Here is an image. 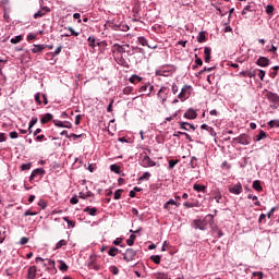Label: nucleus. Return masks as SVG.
Segmentation results:
<instances>
[{"label": "nucleus", "mask_w": 279, "mask_h": 279, "mask_svg": "<svg viewBox=\"0 0 279 279\" xmlns=\"http://www.w3.org/2000/svg\"><path fill=\"white\" fill-rule=\"evenodd\" d=\"M141 167H144V169L156 167V161L151 160L150 156L145 155L141 161Z\"/></svg>", "instance_id": "nucleus-1"}, {"label": "nucleus", "mask_w": 279, "mask_h": 279, "mask_svg": "<svg viewBox=\"0 0 279 279\" xmlns=\"http://www.w3.org/2000/svg\"><path fill=\"white\" fill-rule=\"evenodd\" d=\"M124 260L126 263H132L134 258H136V251L134 248H126L125 253L123 254Z\"/></svg>", "instance_id": "nucleus-2"}, {"label": "nucleus", "mask_w": 279, "mask_h": 279, "mask_svg": "<svg viewBox=\"0 0 279 279\" xmlns=\"http://www.w3.org/2000/svg\"><path fill=\"white\" fill-rule=\"evenodd\" d=\"M236 141L240 145H250L252 143V137H250L247 134H241L238 137L233 138V142Z\"/></svg>", "instance_id": "nucleus-3"}, {"label": "nucleus", "mask_w": 279, "mask_h": 279, "mask_svg": "<svg viewBox=\"0 0 279 279\" xmlns=\"http://www.w3.org/2000/svg\"><path fill=\"white\" fill-rule=\"evenodd\" d=\"M112 52L114 53V51H117L118 56H123V53H125V51H128V49H130V45H119V44H114L112 47Z\"/></svg>", "instance_id": "nucleus-4"}, {"label": "nucleus", "mask_w": 279, "mask_h": 279, "mask_svg": "<svg viewBox=\"0 0 279 279\" xmlns=\"http://www.w3.org/2000/svg\"><path fill=\"white\" fill-rule=\"evenodd\" d=\"M192 227L195 228V230H206L208 228V223L206 220H194L192 222Z\"/></svg>", "instance_id": "nucleus-5"}, {"label": "nucleus", "mask_w": 279, "mask_h": 279, "mask_svg": "<svg viewBox=\"0 0 279 279\" xmlns=\"http://www.w3.org/2000/svg\"><path fill=\"white\" fill-rule=\"evenodd\" d=\"M169 94V88L161 87L157 94L158 99H161V104L165 105L167 102V95Z\"/></svg>", "instance_id": "nucleus-6"}, {"label": "nucleus", "mask_w": 279, "mask_h": 279, "mask_svg": "<svg viewBox=\"0 0 279 279\" xmlns=\"http://www.w3.org/2000/svg\"><path fill=\"white\" fill-rule=\"evenodd\" d=\"M229 192L233 195H241V193H243V185L241 183H236L229 187Z\"/></svg>", "instance_id": "nucleus-7"}, {"label": "nucleus", "mask_w": 279, "mask_h": 279, "mask_svg": "<svg viewBox=\"0 0 279 279\" xmlns=\"http://www.w3.org/2000/svg\"><path fill=\"white\" fill-rule=\"evenodd\" d=\"M266 99H268V101H270L271 104H279V96L278 94L274 93V92H267L265 95Z\"/></svg>", "instance_id": "nucleus-8"}, {"label": "nucleus", "mask_w": 279, "mask_h": 279, "mask_svg": "<svg viewBox=\"0 0 279 279\" xmlns=\"http://www.w3.org/2000/svg\"><path fill=\"white\" fill-rule=\"evenodd\" d=\"M180 128L181 130H184L185 132H189L190 130H192V132H195V130H197V128L189 122H180Z\"/></svg>", "instance_id": "nucleus-9"}, {"label": "nucleus", "mask_w": 279, "mask_h": 279, "mask_svg": "<svg viewBox=\"0 0 279 279\" xmlns=\"http://www.w3.org/2000/svg\"><path fill=\"white\" fill-rule=\"evenodd\" d=\"M95 260H96L95 256H90L87 266L89 269H95V271H99L100 266L97 265V263Z\"/></svg>", "instance_id": "nucleus-10"}, {"label": "nucleus", "mask_w": 279, "mask_h": 279, "mask_svg": "<svg viewBox=\"0 0 279 279\" xmlns=\"http://www.w3.org/2000/svg\"><path fill=\"white\" fill-rule=\"evenodd\" d=\"M37 175H45V169L43 168H37L33 170L31 177H29V182H32Z\"/></svg>", "instance_id": "nucleus-11"}, {"label": "nucleus", "mask_w": 279, "mask_h": 279, "mask_svg": "<svg viewBox=\"0 0 279 279\" xmlns=\"http://www.w3.org/2000/svg\"><path fill=\"white\" fill-rule=\"evenodd\" d=\"M114 60L118 64H120V66H124L128 69V61H125V58H123V54H117L114 57Z\"/></svg>", "instance_id": "nucleus-12"}, {"label": "nucleus", "mask_w": 279, "mask_h": 279, "mask_svg": "<svg viewBox=\"0 0 279 279\" xmlns=\"http://www.w3.org/2000/svg\"><path fill=\"white\" fill-rule=\"evenodd\" d=\"M256 64L257 66H269V59L267 57H259Z\"/></svg>", "instance_id": "nucleus-13"}, {"label": "nucleus", "mask_w": 279, "mask_h": 279, "mask_svg": "<svg viewBox=\"0 0 279 279\" xmlns=\"http://www.w3.org/2000/svg\"><path fill=\"white\" fill-rule=\"evenodd\" d=\"M172 206H180V203L175 202L173 198H170L165 205L163 208L165 210H171Z\"/></svg>", "instance_id": "nucleus-14"}, {"label": "nucleus", "mask_w": 279, "mask_h": 279, "mask_svg": "<svg viewBox=\"0 0 279 279\" xmlns=\"http://www.w3.org/2000/svg\"><path fill=\"white\" fill-rule=\"evenodd\" d=\"M190 88H191V86L185 85V86L181 89V93L179 94L178 97H179L181 100H184L186 97H189L187 93H189Z\"/></svg>", "instance_id": "nucleus-15"}, {"label": "nucleus", "mask_w": 279, "mask_h": 279, "mask_svg": "<svg viewBox=\"0 0 279 279\" xmlns=\"http://www.w3.org/2000/svg\"><path fill=\"white\" fill-rule=\"evenodd\" d=\"M52 120H53V114H51V113H46V114H44V116L41 117L40 123H41L43 125H45V124L49 123V121H52Z\"/></svg>", "instance_id": "nucleus-16"}, {"label": "nucleus", "mask_w": 279, "mask_h": 279, "mask_svg": "<svg viewBox=\"0 0 279 279\" xmlns=\"http://www.w3.org/2000/svg\"><path fill=\"white\" fill-rule=\"evenodd\" d=\"M184 118L185 119H197V112L193 109H189L185 113H184Z\"/></svg>", "instance_id": "nucleus-17"}, {"label": "nucleus", "mask_w": 279, "mask_h": 279, "mask_svg": "<svg viewBox=\"0 0 279 279\" xmlns=\"http://www.w3.org/2000/svg\"><path fill=\"white\" fill-rule=\"evenodd\" d=\"M47 48L46 45H34V48L32 49L33 53H41Z\"/></svg>", "instance_id": "nucleus-18"}, {"label": "nucleus", "mask_w": 279, "mask_h": 279, "mask_svg": "<svg viewBox=\"0 0 279 279\" xmlns=\"http://www.w3.org/2000/svg\"><path fill=\"white\" fill-rule=\"evenodd\" d=\"M47 12H50V10L47 8H44L34 14V19H43V16H45V14H47Z\"/></svg>", "instance_id": "nucleus-19"}, {"label": "nucleus", "mask_w": 279, "mask_h": 279, "mask_svg": "<svg viewBox=\"0 0 279 279\" xmlns=\"http://www.w3.org/2000/svg\"><path fill=\"white\" fill-rule=\"evenodd\" d=\"M36 271H37L36 266H31V267L28 268L27 278H28V279H34V278H36Z\"/></svg>", "instance_id": "nucleus-20"}, {"label": "nucleus", "mask_w": 279, "mask_h": 279, "mask_svg": "<svg viewBox=\"0 0 279 279\" xmlns=\"http://www.w3.org/2000/svg\"><path fill=\"white\" fill-rule=\"evenodd\" d=\"M84 213H88V215H90V217H95V216H97V208L96 207H86L84 209Z\"/></svg>", "instance_id": "nucleus-21"}, {"label": "nucleus", "mask_w": 279, "mask_h": 279, "mask_svg": "<svg viewBox=\"0 0 279 279\" xmlns=\"http://www.w3.org/2000/svg\"><path fill=\"white\" fill-rule=\"evenodd\" d=\"M194 191H197V193H206V185L201 184H194L193 185Z\"/></svg>", "instance_id": "nucleus-22"}, {"label": "nucleus", "mask_w": 279, "mask_h": 279, "mask_svg": "<svg viewBox=\"0 0 279 279\" xmlns=\"http://www.w3.org/2000/svg\"><path fill=\"white\" fill-rule=\"evenodd\" d=\"M211 49L209 47H205L204 48V53H205V62H210V53H211Z\"/></svg>", "instance_id": "nucleus-23"}, {"label": "nucleus", "mask_w": 279, "mask_h": 279, "mask_svg": "<svg viewBox=\"0 0 279 279\" xmlns=\"http://www.w3.org/2000/svg\"><path fill=\"white\" fill-rule=\"evenodd\" d=\"M253 189H254V191H257L258 193L263 192V185H260V181H258V180L254 181Z\"/></svg>", "instance_id": "nucleus-24"}, {"label": "nucleus", "mask_w": 279, "mask_h": 279, "mask_svg": "<svg viewBox=\"0 0 279 279\" xmlns=\"http://www.w3.org/2000/svg\"><path fill=\"white\" fill-rule=\"evenodd\" d=\"M59 269L60 271H69V266L66 265V263H64V260L60 259L59 262Z\"/></svg>", "instance_id": "nucleus-25"}, {"label": "nucleus", "mask_w": 279, "mask_h": 279, "mask_svg": "<svg viewBox=\"0 0 279 279\" xmlns=\"http://www.w3.org/2000/svg\"><path fill=\"white\" fill-rule=\"evenodd\" d=\"M143 78L136 74H133L130 78L129 82H131V84H136V82H142Z\"/></svg>", "instance_id": "nucleus-26"}, {"label": "nucleus", "mask_w": 279, "mask_h": 279, "mask_svg": "<svg viewBox=\"0 0 279 279\" xmlns=\"http://www.w3.org/2000/svg\"><path fill=\"white\" fill-rule=\"evenodd\" d=\"M110 171H112L113 173H121V166H118L117 163H113L110 166Z\"/></svg>", "instance_id": "nucleus-27"}, {"label": "nucleus", "mask_w": 279, "mask_h": 279, "mask_svg": "<svg viewBox=\"0 0 279 279\" xmlns=\"http://www.w3.org/2000/svg\"><path fill=\"white\" fill-rule=\"evenodd\" d=\"M119 254V248L114 247V246H111L110 250L108 251V255L109 256H117Z\"/></svg>", "instance_id": "nucleus-28"}, {"label": "nucleus", "mask_w": 279, "mask_h": 279, "mask_svg": "<svg viewBox=\"0 0 279 279\" xmlns=\"http://www.w3.org/2000/svg\"><path fill=\"white\" fill-rule=\"evenodd\" d=\"M263 138H267V133H265V131H259V134L256 135L255 141H263Z\"/></svg>", "instance_id": "nucleus-29"}, {"label": "nucleus", "mask_w": 279, "mask_h": 279, "mask_svg": "<svg viewBox=\"0 0 279 279\" xmlns=\"http://www.w3.org/2000/svg\"><path fill=\"white\" fill-rule=\"evenodd\" d=\"M135 241H136V235L131 234L130 239L126 240V244L130 245V247H132V245H134Z\"/></svg>", "instance_id": "nucleus-30"}, {"label": "nucleus", "mask_w": 279, "mask_h": 279, "mask_svg": "<svg viewBox=\"0 0 279 279\" xmlns=\"http://www.w3.org/2000/svg\"><path fill=\"white\" fill-rule=\"evenodd\" d=\"M132 93H134V87L126 86L123 88V95H132Z\"/></svg>", "instance_id": "nucleus-31"}, {"label": "nucleus", "mask_w": 279, "mask_h": 279, "mask_svg": "<svg viewBox=\"0 0 279 279\" xmlns=\"http://www.w3.org/2000/svg\"><path fill=\"white\" fill-rule=\"evenodd\" d=\"M138 43L142 45V47H150L149 44H147V39L145 37H138Z\"/></svg>", "instance_id": "nucleus-32"}, {"label": "nucleus", "mask_w": 279, "mask_h": 279, "mask_svg": "<svg viewBox=\"0 0 279 279\" xmlns=\"http://www.w3.org/2000/svg\"><path fill=\"white\" fill-rule=\"evenodd\" d=\"M151 178V173L144 172L142 177L138 178V182H143V180H149Z\"/></svg>", "instance_id": "nucleus-33"}, {"label": "nucleus", "mask_w": 279, "mask_h": 279, "mask_svg": "<svg viewBox=\"0 0 279 279\" xmlns=\"http://www.w3.org/2000/svg\"><path fill=\"white\" fill-rule=\"evenodd\" d=\"M197 43H206V34H204V32L198 34Z\"/></svg>", "instance_id": "nucleus-34"}, {"label": "nucleus", "mask_w": 279, "mask_h": 279, "mask_svg": "<svg viewBox=\"0 0 279 279\" xmlns=\"http://www.w3.org/2000/svg\"><path fill=\"white\" fill-rule=\"evenodd\" d=\"M64 245H68L66 240H60V241L56 244V250H60L61 247H64Z\"/></svg>", "instance_id": "nucleus-35"}, {"label": "nucleus", "mask_w": 279, "mask_h": 279, "mask_svg": "<svg viewBox=\"0 0 279 279\" xmlns=\"http://www.w3.org/2000/svg\"><path fill=\"white\" fill-rule=\"evenodd\" d=\"M20 169H21V171H28V169H32V162L22 163Z\"/></svg>", "instance_id": "nucleus-36"}, {"label": "nucleus", "mask_w": 279, "mask_h": 279, "mask_svg": "<svg viewBox=\"0 0 279 279\" xmlns=\"http://www.w3.org/2000/svg\"><path fill=\"white\" fill-rule=\"evenodd\" d=\"M150 260H153V263H155V265H160V255L150 256Z\"/></svg>", "instance_id": "nucleus-37"}, {"label": "nucleus", "mask_w": 279, "mask_h": 279, "mask_svg": "<svg viewBox=\"0 0 279 279\" xmlns=\"http://www.w3.org/2000/svg\"><path fill=\"white\" fill-rule=\"evenodd\" d=\"M23 40V36L19 35L11 39L12 45H17V43H21Z\"/></svg>", "instance_id": "nucleus-38"}, {"label": "nucleus", "mask_w": 279, "mask_h": 279, "mask_svg": "<svg viewBox=\"0 0 279 279\" xmlns=\"http://www.w3.org/2000/svg\"><path fill=\"white\" fill-rule=\"evenodd\" d=\"M36 215H38V213L37 211H32V209H28L24 213V217H34Z\"/></svg>", "instance_id": "nucleus-39"}, {"label": "nucleus", "mask_w": 279, "mask_h": 279, "mask_svg": "<svg viewBox=\"0 0 279 279\" xmlns=\"http://www.w3.org/2000/svg\"><path fill=\"white\" fill-rule=\"evenodd\" d=\"M155 278L156 279H167L168 276L165 272H157V274H155Z\"/></svg>", "instance_id": "nucleus-40"}, {"label": "nucleus", "mask_w": 279, "mask_h": 279, "mask_svg": "<svg viewBox=\"0 0 279 279\" xmlns=\"http://www.w3.org/2000/svg\"><path fill=\"white\" fill-rule=\"evenodd\" d=\"M266 14H268L269 16H271V14H274V5L268 4L266 7Z\"/></svg>", "instance_id": "nucleus-41"}, {"label": "nucleus", "mask_w": 279, "mask_h": 279, "mask_svg": "<svg viewBox=\"0 0 279 279\" xmlns=\"http://www.w3.org/2000/svg\"><path fill=\"white\" fill-rule=\"evenodd\" d=\"M121 195H123V190H117L114 192V197L113 199H121Z\"/></svg>", "instance_id": "nucleus-42"}, {"label": "nucleus", "mask_w": 279, "mask_h": 279, "mask_svg": "<svg viewBox=\"0 0 279 279\" xmlns=\"http://www.w3.org/2000/svg\"><path fill=\"white\" fill-rule=\"evenodd\" d=\"M190 166L192 167V169H195V167H197V158L196 157L191 158Z\"/></svg>", "instance_id": "nucleus-43"}, {"label": "nucleus", "mask_w": 279, "mask_h": 279, "mask_svg": "<svg viewBox=\"0 0 279 279\" xmlns=\"http://www.w3.org/2000/svg\"><path fill=\"white\" fill-rule=\"evenodd\" d=\"M65 29H69L70 36H80V33L75 32V29H73L71 26L65 27Z\"/></svg>", "instance_id": "nucleus-44"}, {"label": "nucleus", "mask_w": 279, "mask_h": 279, "mask_svg": "<svg viewBox=\"0 0 279 279\" xmlns=\"http://www.w3.org/2000/svg\"><path fill=\"white\" fill-rule=\"evenodd\" d=\"M278 207H272L268 214L266 215L268 219H271V217H274V213H276Z\"/></svg>", "instance_id": "nucleus-45"}, {"label": "nucleus", "mask_w": 279, "mask_h": 279, "mask_svg": "<svg viewBox=\"0 0 279 279\" xmlns=\"http://www.w3.org/2000/svg\"><path fill=\"white\" fill-rule=\"evenodd\" d=\"M257 75H258V77H259V80H262V82H263V80H265V70H257Z\"/></svg>", "instance_id": "nucleus-46"}, {"label": "nucleus", "mask_w": 279, "mask_h": 279, "mask_svg": "<svg viewBox=\"0 0 279 279\" xmlns=\"http://www.w3.org/2000/svg\"><path fill=\"white\" fill-rule=\"evenodd\" d=\"M110 271H111V274H113V276H118L119 275V268L117 266H111L110 267Z\"/></svg>", "instance_id": "nucleus-47"}, {"label": "nucleus", "mask_w": 279, "mask_h": 279, "mask_svg": "<svg viewBox=\"0 0 279 279\" xmlns=\"http://www.w3.org/2000/svg\"><path fill=\"white\" fill-rule=\"evenodd\" d=\"M167 73H169V72L162 71V70H157L156 71V75L163 76V77H167V75H169Z\"/></svg>", "instance_id": "nucleus-48"}, {"label": "nucleus", "mask_w": 279, "mask_h": 279, "mask_svg": "<svg viewBox=\"0 0 279 279\" xmlns=\"http://www.w3.org/2000/svg\"><path fill=\"white\" fill-rule=\"evenodd\" d=\"M247 12H252V5H246L243 10H242V15L247 14Z\"/></svg>", "instance_id": "nucleus-49"}, {"label": "nucleus", "mask_w": 279, "mask_h": 279, "mask_svg": "<svg viewBox=\"0 0 279 279\" xmlns=\"http://www.w3.org/2000/svg\"><path fill=\"white\" fill-rule=\"evenodd\" d=\"M195 64H197L198 66H202L204 64V61H202V58L197 57V54H195Z\"/></svg>", "instance_id": "nucleus-50"}, {"label": "nucleus", "mask_w": 279, "mask_h": 279, "mask_svg": "<svg viewBox=\"0 0 279 279\" xmlns=\"http://www.w3.org/2000/svg\"><path fill=\"white\" fill-rule=\"evenodd\" d=\"M88 43H89V47H93V48H95V43H96V39H95V37H88Z\"/></svg>", "instance_id": "nucleus-51"}, {"label": "nucleus", "mask_w": 279, "mask_h": 279, "mask_svg": "<svg viewBox=\"0 0 279 279\" xmlns=\"http://www.w3.org/2000/svg\"><path fill=\"white\" fill-rule=\"evenodd\" d=\"M177 163H178V160H170L169 161V166H168V169H173L175 166H177Z\"/></svg>", "instance_id": "nucleus-52"}, {"label": "nucleus", "mask_w": 279, "mask_h": 279, "mask_svg": "<svg viewBox=\"0 0 279 279\" xmlns=\"http://www.w3.org/2000/svg\"><path fill=\"white\" fill-rule=\"evenodd\" d=\"M256 73H258V70L248 71L247 77H256Z\"/></svg>", "instance_id": "nucleus-53"}, {"label": "nucleus", "mask_w": 279, "mask_h": 279, "mask_svg": "<svg viewBox=\"0 0 279 279\" xmlns=\"http://www.w3.org/2000/svg\"><path fill=\"white\" fill-rule=\"evenodd\" d=\"M68 138H73V141H77V138H82V135H77L75 133H71L70 136H68Z\"/></svg>", "instance_id": "nucleus-54"}, {"label": "nucleus", "mask_w": 279, "mask_h": 279, "mask_svg": "<svg viewBox=\"0 0 279 279\" xmlns=\"http://www.w3.org/2000/svg\"><path fill=\"white\" fill-rule=\"evenodd\" d=\"M37 123H38V118H32L28 125H31V128H34Z\"/></svg>", "instance_id": "nucleus-55"}, {"label": "nucleus", "mask_w": 279, "mask_h": 279, "mask_svg": "<svg viewBox=\"0 0 279 279\" xmlns=\"http://www.w3.org/2000/svg\"><path fill=\"white\" fill-rule=\"evenodd\" d=\"M272 69L275 70V72L270 73V77L274 78V77H276V75H278L279 66H278V65H275Z\"/></svg>", "instance_id": "nucleus-56"}, {"label": "nucleus", "mask_w": 279, "mask_h": 279, "mask_svg": "<svg viewBox=\"0 0 279 279\" xmlns=\"http://www.w3.org/2000/svg\"><path fill=\"white\" fill-rule=\"evenodd\" d=\"M183 206H184L185 208H195V203L185 202V203L183 204Z\"/></svg>", "instance_id": "nucleus-57"}, {"label": "nucleus", "mask_w": 279, "mask_h": 279, "mask_svg": "<svg viewBox=\"0 0 279 279\" xmlns=\"http://www.w3.org/2000/svg\"><path fill=\"white\" fill-rule=\"evenodd\" d=\"M207 132L210 134V136H217V132H215V129L211 126L207 129Z\"/></svg>", "instance_id": "nucleus-58"}, {"label": "nucleus", "mask_w": 279, "mask_h": 279, "mask_svg": "<svg viewBox=\"0 0 279 279\" xmlns=\"http://www.w3.org/2000/svg\"><path fill=\"white\" fill-rule=\"evenodd\" d=\"M253 276L255 277V278H258V279H263V271H255V272H253Z\"/></svg>", "instance_id": "nucleus-59"}, {"label": "nucleus", "mask_w": 279, "mask_h": 279, "mask_svg": "<svg viewBox=\"0 0 279 279\" xmlns=\"http://www.w3.org/2000/svg\"><path fill=\"white\" fill-rule=\"evenodd\" d=\"M10 138H19V133L16 131H12L9 133Z\"/></svg>", "instance_id": "nucleus-60"}, {"label": "nucleus", "mask_w": 279, "mask_h": 279, "mask_svg": "<svg viewBox=\"0 0 279 279\" xmlns=\"http://www.w3.org/2000/svg\"><path fill=\"white\" fill-rule=\"evenodd\" d=\"M53 123L57 125V128H64V122L62 121L53 120Z\"/></svg>", "instance_id": "nucleus-61"}, {"label": "nucleus", "mask_w": 279, "mask_h": 279, "mask_svg": "<svg viewBox=\"0 0 279 279\" xmlns=\"http://www.w3.org/2000/svg\"><path fill=\"white\" fill-rule=\"evenodd\" d=\"M73 19H75L76 21H78V23H82V15L80 13H74L73 14Z\"/></svg>", "instance_id": "nucleus-62"}, {"label": "nucleus", "mask_w": 279, "mask_h": 279, "mask_svg": "<svg viewBox=\"0 0 279 279\" xmlns=\"http://www.w3.org/2000/svg\"><path fill=\"white\" fill-rule=\"evenodd\" d=\"M81 121H82V114H77L75 117V125H80Z\"/></svg>", "instance_id": "nucleus-63"}, {"label": "nucleus", "mask_w": 279, "mask_h": 279, "mask_svg": "<svg viewBox=\"0 0 279 279\" xmlns=\"http://www.w3.org/2000/svg\"><path fill=\"white\" fill-rule=\"evenodd\" d=\"M78 202L80 199H77V196H74L70 199V204H73V205L78 204Z\"/></svg>", "instance_id": "nucleus-64"}]
</instances>
